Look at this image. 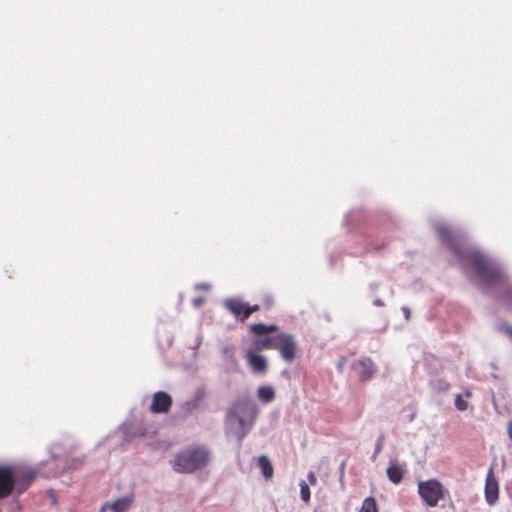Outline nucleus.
<instances>
[{
	"label": "nucleus",
	"instance_id": "nucleus-24",
	"mask_svg": "<svg viewBox=\"0 0 512 512\" xmlns=\"http://www.w3.org/2000/svg\"><path fill=\"white\" fill-rule=\"evenodd\" d=\"M439 384H440V390H442V391H447L450 387L449 383L444 380H440Z\"/></svg>",
	"mask_w": 512,
	"mask_h": 512
},
{
	"label": "nucleus",
	"instance_id": "nucleus-32",
	"mask_svg": "<svg viewBox=\"0 0 512 512\" xmlns=\"http://www.w3.org/2000/svg\"><path fill=\"white\" fill-rule=\"evenodd\" d=\"M239 424L242 426L244 424V420L240 417H237Z\"/></svg>",
	"mask_w": 512,
	"mask_h": 512
},
{
	"label": "nucleus",
	"instance_id": "nucleus-13",
	"mask_svg": "<svg viewBox=\"0 0 512 512\" xmlns=\"http://www.w3.org/2000/svg\"><path fill=\"white\" fill-rule=\"evenodd\" d=\"M386 472L392 483L399 484L404 477L405 470L396 460H391Z\"/></svg>",
	"mask_w": 512,
	"mask_h": 512
},
{
	"label": "nucleus",
	"instance_id": "nucleus-21",
	"mask_svg": "<svg viewBox=\"0 0 512 512\" xmlns=\"http://www.w3.org/2000/svg\"><path fill=\"white\" fill-rule=\"evenodd\" d=\"M308 481L311 485H315L317 482V478L314 472H309L307 475Z\"/></svg>",
	"mask_w": 512,
	"mask_h": 512
},
{
	"label": "nucleus",
	"instance_id": "nucleus-15",
	"mask_svg": "<svg viewBox=\"0 0 512 512\" xmlns=\"http://www.w3.org/2000/svg\"><path fill=\"white\" fill-rule=\"evenodd\" d=\"M257 396L261 401L269 403L274 400L275 392L270 386H261L257 390Z\"/></svg>",
	"mask_w": 512,
	"mask_h": 512
},
{
	"label": "nucleus",
	"instance_id": "nucleus-9",
	"mask_svg": "<svg viewBox=\"0 0 512 512\" xmlns=\"http://www.w3.org/2000/svg\"><path fill=\"white\" fill-rule=\"evenodd\" d=\"M485 497L490 505H493L499 498V484L493 468H490L486 475Z\"/></svg>",
	"mask_w": 512,
	"mask_h": 512
},
{
	"label": "nucleus",
	"instance_id": "nucleus-2",
	"mask_svg": "<svg viewBox=\"0 0 512 512\" xmlns=\"http://www.w3.org/2000/svg\"><path fill=\"white\" fill-rule=\"evenodd\" d=\"M37 471L33 468L16 465L0 464V500L9 497L13 492L23 494L34 482Z\"/></svg>",
	"mask_w": 512,
	"mask_h": 512
},
{
	"label": "nucleus",
	"instance_id": "nucleus-22",
	"mask_svg": "<svg viewBox=\"0 0 512 512\" xmlns=\"http://www.w3.org/2000/svg\"><path fill=\"white\" fill-rule=\"evenodd\" d=\"M259 309H260L259 305L251 306L247 303V311H249V317L251 316L252 313L259 311Z\"/></svg>",
	"mask_w": 512,
	"mask_h": 512
},
{
	"label": "nucleus",
	"instance_id": "nucleus-10",
	"mask_svg": "<svg viewBox=\"0 0 512 512\" xmlns=\"http://www.w3.org/2000/svg\"><path fill=\"white\" fill-rule=\"evenodd\" d=\"M245 358L253 372L258 374H265L267 372V360L264 356L257 354L256 350H247Z\"/></svg>",
	"mask_w": 512,
	"mask_h": 512
},
{
	"label": "nucleus",
	"instance_id": "nucleus-20",
	"mask_svg": "<svg viewBox=\"0 0 512 512\" xmlns=\"http://www.w3.org/2000/svg\"><path fill=\"white\" fill-rule=\"evenodd\" d=\"M383 444H384V436L381 435L378 440H377V443H376V446H375V451H374V455H373V458H375L377 456V454H379L382 449H383Z\"/></svg>",
	"mask_w": 512,
	"mask_h": 512
},
{
	"label": "nucleus",
	"instance_id": "nucleus-23",
	"mask_svg": "<svg viewBox=\"0 0 512 512\" xmlns=\"http://www.w3.org/2000/svg\"><path fill=\"white\" fill-rule=\"evenodd\" d=\"M192 302H193V305H194L195 307H200V306H202V304L204 303V298H202V297H198V298L193 299V301H192Z\"/></svg>",
	"mask_w": 512,
	"mask_h": 512
},
{
	"label": "nucleus",
	"instance_id": "nucleus-19",
	"mask_svg": "<svg viewBox=\"0 0 512 512\" xmlns=\"http://www.w3.org/2000/svg\"><path fill=\"white\" fill-rule=\"evenodd\" d=\"M499 330L504 332L510 339H512V326L506 322H502L499 325Z\"/></svg>",
	"mask_w": 512,
	"mask_h": 512
},
{
	"label": "nucleus",
	"instance_id": "nucleus-16",
	"mask_svg": "<svg viewBox=\"0 0 512 512\" xmlns=\"http://www.w3.org/2000/svg\"><path fill=\"white\" fill-rule=\"evenodd\" d=\"M359 512H378V506L375 498H365Z\"/></svg>",
	"mask_w": 512,
	"mask_h": 512
},
{
	"label": "nucleus",
	"instance_id": "nucleus-17",
	"mask_svg": "<svg viewBox=\"0 0 512 512\" xmlns=\"http://www.w3.org/2000/svg\"><path fill=\"white\" fill-rule=\"evenodd\" d=\"M300 495H301V499L305 503H308L310 501V489H309L308 484L305 481H302L300 483Z\"/></svg>",
	"mask_w": 512,
	"mask_h": 512
},
{
	"label": "nucleus",
	"instance_id": "nucleus-14",
	"mask_svg": "<svg viewBox=\"0 0 512 512\" xmlns=\"http://www.w3.org/2000/svg\"><path fill=\"white\" fill-rule=\"evenodd\" d=\"M257 465L260 468L263 476L266 479H271L273 477L274 468H273L271 461L269 460V458L267 456H265V455L260 456L258 458Z\"/></svg>",
	"mask_w": 512,
	"mask_h": 512
},
{
	"label": "nucleus",
	"instance_id": "nucleus-3",
	"mask_svg": "<svg viewBox=\"0 0 512 512\" xmlns=\"http://www.w3.org/2000/svg\"><path fill=\"white\" fill-rule=\"evenodd\" d=\"M209 452L204 447L190 446L179 452L172 461L174 471L178 473H193L207 465Z\"/></svg>",
	"mask_w": 512,
	"mask_h": 512
},
{
	"label": "nucleus",
	"instance_id": "nucleus-1",
	"mask_svg": "<svg viewBox=\"0 0 512 512\" xmlns=\"http://www.w3.org/2000/svg\"><path fill=\"white\" fill-rule=\"evenodd\" d=\"M437 233L442 242L454 253L463 265L473 267L478 278L486 285L492 286L500 283L504 275L500 267L477 249L464 247L460 244L459 238L446 226H439Z\"/></svg>",
	"mask_w": 512,
	"mask_h": 512
},
{
	"label": "nucleus",
	"instance_id": "nucleus-8",
	"mask_svg": "<svg viewBox=\"0 0 512 512\" xmlns=\"http://www.w3.org/2000/svg\"><path fill=\"white\" fill-rule=\"evenodd\" d=\"M223 306L227 311L234 315L235 318L242 322L249 318L247 303L239 298H228L223 302Z\"/></svg>",
	"mask_w": 512,
	"mask_h": 512
},
{
	"label": "nucleus",
	"instance_id": "nucleus-31",
	"mask_svg": "<svg viewBox=\"0 0 512 512\" xmlns=\"http://www.w3.org/2000/svg\"><path fill=\"white\" fill-rule=\"evenodd\" d=\"M196 397H197V399H198V400H201V399L204 397V392H203V391H199V392L197 393V396H196Z\"/></svg>",
	"mask_w": 512,
	"mask_h": 512
},
{
	"label": "nucleus",
	"instance_id": "nucleus-25",
	"mask_svg": "<svg viewBox=\"0 0 512 512\" xmlns=\"http://www.w3.org/2000/svg\"><path fill=\"white\" fill-rule=\"evenodd\" d=\"M402 311H403V313L405 315V318L408 320L410 318V310H409V308L403 307Z\"/></svg>",
	"mask_w": 512,
	"mask_h": 512
},
{
	"label": "nucleus",
	"instance_id": "nucleus-27",
	"mask_svg": "<svg viewBox=\"0 0 512 512\" xmlns=\"http://www.w3.org/2000/svg\"><path fill=\"white\" fill-rule=\"evenodd\" d=\"M345 362H346V359H345V358H342V359L339 361V363H338V369H339V370H342V367H343V365L345 364Z\"/></svg>",
	"mask_w": 512,
	"mask_h": 512
},
{
	"label": "nucleus",
	"instance_id": "nucleus-12",
	"mask_svg": "<svg viewBox=\"0 0 512 512\" xmlns=\"http://www.w3.org/2000/svg\"><path fill=\"white\" fill-rule=\"evenodd\" d=\"M133 502L132 496H126L115 500L112 503H105L100 512H104L106 508H109L112 512H127Z\"/></svg>",
	"mask_w": 512,
	"mask_h": 512
},
{
	"label": "nucleus",
	"instance_id": "nucleus-28",
	"mask_svg": "<svg viewBox=\"0 0 512 512\" xmlns=\"http://www.w3.org/2000/svg\"><path fill=\"white\" fill-rule=\"evenodd\" d=\"M463 395H464L466 398H471V397H472V393H471V391H469V390H467V389L463 391Z\"/></svg>",
	"mask_w": 512,
	"mask_h": 512
},
{
	"label": "nucleus",
	"instance_id": "nucleus-18",
	"mask_svg": "<svg viewBox=\"0 0 512 512\" xmlns=\"http://www.w3.org/2000/svg\"><path fill=\"white\" fill-rule=\"evenodd\" d=\"M455 407L459 411H465L468 409V402L463 399L462 395L458 394L455 397Z\"/></svg>",
	"mask_w": 512,
	"mask_h": 512
},
{
	"label": "nucleus",
	"instance_id": "nucleus-6",
	"mask_svg": "<svg viewBox=\"0 0 512 512\" xmlns=\"http://www.w3.org/2000/svg\"><path fill=\"white\" fill-rule=\"evenodd\" d=\"M274 350H278L286 362H292L297 355L298 347L291 334L278 333V340Z\"/></svg>",
	"mask_w": 512,
	"mask_h": 512
},
{
	"label": "nucleus",
	"instance_id": "nucleus-5",
	"mask_svg": "<svg viewBox=\"0 0 512 512\" xmlns=\"http://www.w3.org/2000/svg\"><path fill=\"white\" fill-rule=\"evenodd\" d=\"M418 494L425 505L436 507L448 494V490L437 479H429L418 483Z\"/></svg>",
	"mask_w": 512,
	"mask_h": 512
},
{
	"label": "nucleus",
	"instance_id": "nucleus-7",
	"mask_svg": "<svg viewBox=\"0 0 512 512\" xmlns=\"http://www.w3.org/2000/svg\"><path fill=\"white\" fill-rule=\"evenodd\" d=\"M172 403V397L168 393L164 391L155 392L152 396L149 410L153 414L168 413Z\"/></svg>",
	"mask_w": 512,
	"mask_h": 512
},
{
	"label": "nucleus",
	"instance_id": "nucleus-4",
	"mask_svg": "<svg viewBox=\"0 0 512 512\" xmlns=\"http://www.w3.org/2000/svg\"><path fill=\"white\" fill-rule=\"evenodd\" d=\"M250 333L255 335L254 348L256 351L274 349L278 340L279 329L276 325L255 323L249 327Z\"/></svg>",
	"mask_w": 512,
	"mask_h": 512
},
{
	"label": "nucleus",
	"instance_id": "nucleus-26",
	"mask_svg": "<svg viewBox=\"0 0 512 512\" xmlns=\"http://www.w3.org/2000/svg\"><path fill=\"white\" fill-rule=\"evenodd\" d=\"M507 298L509 303L512 305V287L507 292Z\"/></svg>",
	"mask_w": 512,
	"mask_h": 512
},
{
	"label": "nucleus",
	"instance_id": "nucleus-29",
	"mask_svg": "<svg viewBox=\"0 0 512 512\" xmlns=\"http://www.w3.org/2000/svg\"><path fill=\"white\" fill-rule=\"evenodd\" d=\"M508 434H509V438L512 441V423H510L509 426H508Z\"/></svg>",
	"mask_w": 512,
	"mask_h": 512
},
{
	"label": "nucleus",
	"instance_id": "nucleus-11",
	"mask_svg": "<svg viewBox=\"0 0 512 512\" xmlns=\"http://www.w3.org/2000/svg\"><path fill=\"white\" fill-rule=\"evenodd\" d=\"M353 369L358 373L361 381H367L372 378L375 372V366L371 359L363 358L353 364Z\"/></svg>",
	"mask_w": 512,
	"mask_h": 512
},
{
	"label": "nucleus",
	"instance_id": "nucleus-30",
	"mask_svg": "<svg viewBox=\"0 0 512 512\" xmlns=\"http://www.w3.org/2000/svg\"><path fill=\"white\" fill-rule=\"evenodd\" d=\"M266 304L267 306H271L273 304V299L271 297H267Z\"/></svg>",
	"mask_w": 512,
	"mask_h": 512
}]
</instances>
